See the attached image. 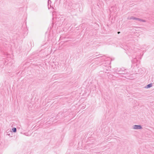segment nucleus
<instances>
[{
  "mask_svg": "<svg viewBox=\"0 0 154 154\" xmlns=\"http://www.w3.org/2000/svg\"><path fill=\"white\" fill-rule=\"evenodd\" d=\"M151 86H152V85L151 84H149V85H147V87L148 88H149V87H151Z\"/></svg>",
  "mask_w": 154,
  "mask_h": 154,
  "instance_id": "7ed1b4c3",
  "label": "nucleus"
},
{
  "mask_svg": "<svg viewBox=\"0 0 154 154\" xmlns=\"http://www.w3.org/2000/svg\"><path fill=\"white\" fill-rule=\"evenodd\" d=\"M13 131L14 132H15L16 131V129L15 128H13L12 129Z\"/></svg>",
  "mask_w": 154,
  "mask_h": 154,
  "instance_id": "f03ea898",
  "label": "nucleus"
},
{
  "mask_svg": "<svg viewBox=\"0 0 154 154\" xmlns=\"http://www.w3.org/2000/svg\"><path fill=\"white\" fill-rule=\"evenodd\" d=\"M142 127L140 125H135L134 126V129H141Z\"/></svg>",
  "mask_w": 154,
  "mask_h": 154,
  "instance_id": "f257e3e1",
  "label": "nucleus"
},
{
  "mask_svg": "<svg viewBox=\"0 0 154 154\" xmlns=\"http://www.w3.org/2000/svg\"><path fill=\"white\" fill-rule=\"evenodd\" d=\"M120 33V32H118V34H119V33Z\"/></svg>",
  "mask_w": 154,
  "mask_h": 154,
  "instance_id": "20e7f679",
  "label": "nucleus"
}]
</instances>
